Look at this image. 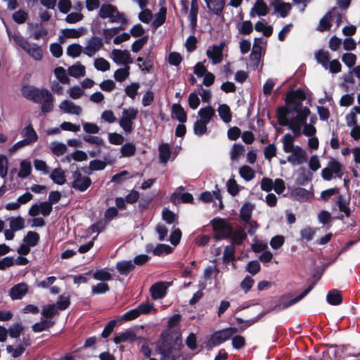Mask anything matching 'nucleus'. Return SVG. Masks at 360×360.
<instances>
[{
    "label": "nucleus",
    "mask_w": 360,
    "mask_h": 360,
    "mask_svg": "<svg viewBox=\"0 0 360 360\" xmlns=\"http://www.w3.org/2000/svg\"><path fill=\"white\" fill-rule=\"evenodd\" d=\"M21 91L22 96L27 99L41 104V110L43 113L53 110L54 98L48 89L24 86Z\"/></svg>",
    "instance_id": "obj_1"
},
{
    "label": "nucleus",
    "mask_w": 360,
    "mask_h": 360,
    "mask_svg": "<svg viewBox=\"0 0 360 360\" xmlns=\"http://www.w3.org/2000/svg\"><path fill=\"white\" fill-rule=\"evenodd\" d=\"M179 340H180L179 336H176L172 333H162L160 340L155 349L156 352L162 355L161 360H176V356L173 352Z\"/></svg>",
    "instance_id": "obj_2"
},
{
    "label": "nucleus",
    "mask_w": 360,
    "mask_h": 360,
    "mask_svg": "<svg viewBox=\"0 0 360 360\" xmlns=\"http://www.w3.org/2000/svg\"><path fill=\"white\" fill-rule=\"evenodd\" d=\"M237 333H238V329L236 327H227L214 331L210 336L209 339L205 342V347L207 349L211 350L212 348L230 340L231 337Z\"/></svg>",
    "instance_id": "obj_3"
},
{
    "label": "nucleus",
    "mask_w": 360,
    "mask_h": 360,
    "mask_svg": "<svg viewBox=\"0 0 360 360\" xmlns=\"http://www.w3.org/2000/svg\"><path fill=\"white\" fill-rule=\"evenodd\" d=\"M215 241L231 238L233 236V226L222 218H214L210 221Z\"/></svg>",
    "instance_id": "obj_4"
},
{
    "label": "nucleus",
    "mask_w": 360,
    "mask_h": 360,
    "mask_svg": "<svg viewBox=\"0 0 360 360\" xmlns=\"http://www.w3.org/2000/svg\"><path fill=\"white\" fill-rule=\"evenodd\" d=\"M296 112L297 115L290 120L288 128L293 132L294 136L298 138L302 134V127H304L307 124V119L311 111L309 108L304 107Z\"/></svg>",
    "instance_id": "obj_5"
},
{
    "label": "nucleus",
    "mask_w": 360,
    "mask_h": 360,
    "mask_svg": "<svg viewBox=\"0 0 360 360\" xmlns=\"http://www.w3.org/2000/svg\"><path fill=\"white\" fill-rule=\"evenodd\" d=\"M306 98L305 91L302 89L299 88L296 90L289 91L286 94L285 103L288 107L291 108L293 112H296L300 111L302 103Z\"/></svg>",
    "instance_id": "obj_6"
},
{
    "label": "nucleus",
    "mask_w": 360,
    "mask_h": 360,
    "mask_svg": "<svg viewBox=\"0 0 360 360\" xmlns=\"http://www.w3.org/2000/svg\"><path fill=\"white\" fill-rule=\"evenodd\" d=\"M316 282L311 283L302 293L288 301V295L281 296L278 300V303L274 307L273 310L276 311H280L297 303L311 292V290L314 288Z\"/></svg>",
    "instance_id": "obj_7"
},
{
    "label": "nucleus",
    "mask_w": 360,
    "mask_h": 360,
    "mask_svg": "<svg viewBox=\"0 0 360 360\" xmlns=\"http://www.w3.org/2000/svg\"><path fill=\"white\" fill-rule=\"evenodd\" d=\"M342 165L335 159L332 158L328 162L326 167L321 170V177L325 181H330L335 177L341 179L343 176Z\"/></svg>",
    "instance_id": "obj_8"
},
{
    "label": "nucleus",
    "mask_w": 360,
    "mask_h": 360,
    "mask_svg": "<svg viewBox=\"0 0 360 360\" xmlns=\"http://www.w3.org/2000/svg\"><path fill=\"white\" fill-rule=\"evenodd\" d=\"M72 179L73 181L70 183L71 188L79 192L86 191L92 184L91 178L83 176L78 168L72 173Z\"/></svg>",
    "instance_id": "obj_9"
},
{
    "label": "nucleus",
    "mask_w": 360,
    "mask_h": 360,
    "mask_svg": "<svg viewBox=\"0 0 360 360\" xmlns=\"http://www.w3.org/2000/svg\"><path fill=\"white\" fill-rule=\"evenodd\" d=\"M18 44L33 59L37 61L41 60L43 51L41 48L37 44H30L25 39H20L17 41Z\"/></svg>",
    "instance_id": "obj_10"
},
{
    "label": "nucleus",
    "mask_w": 360,
    "mask_h": 360,
    "mask_svg": "<svg viewBox=\"0 0 360 360\" xmlns=\"http://www.w3.org/2000/svg\"><path fill=\"white\" fill-rule=\"evenodd\" d=\"M290 153L292 154L288 156L287 160L292 165H302L307 161V154L301 146H296Z\"/></svg>",
    "instance_id": "obj_11"
},
{
    "label": "nucleus",
    "mask_w": 360,
    "mask_h": 360,
    "mask_svg": "<svg viewBox=\"0 0 360 360\" xmlns=\"http://www.w3.org/2000/svg\"><path fill=\"white\" fill-rule=\"evenodd\" d=\"M225 44L221 42L219 45H213L212 49L207 50V57L212 60L214 65L220 63L223 59V49Z\"/></svg>",
    "instance_id": "obj_12"
},
{
    "label": "nucleus",
    "mask_w": 360,
    "mask_h": 360,
    "mask_svg": "<svg viewBox=\"0 0 360 360\" xmlns=\"http://www.w3.org/2000/svg\"><path fill=\"white\" fill-rule=\"evenodd\" d=\"M138 340H146V339L138 337L132 330H127L118 335H116L113 339L115 344H120L125 342H133Z\"/></svg>",
    "instance_id": "obj_13"
},
{
    "label": "nucleus",
    "mask_w": 360,
    "mask_h": 360,
    "mask_svg": "<svg viewBox=\"0 0 360 360\" xmlns=\"http://www.w3.org/2000/svg\"><path fill=\"white\" fill-rule=\"evenodd\" d=\"M113 60L116 63H121L125 65L133 63V59L127 50L113 49L112 51Z\"/></svg>",
    "instance_id": "obj_14"
},
{
    "label": "nucleus",
    "mask_w": 360,
    "mask_h": 360,
    "mask_svg": "<svg viewBox=\"0 0 360 360\" xmlns=\"http://www.w3.org/2000/svg\"><path fill=\"white\" fill-rule=\"evenodd\" d=\"M207 8L213 14L221 15L226 6V0H204Z\"/></svg>",
    "instance_id": "obj_15"
},
{
    "label": "nucleus",
    "mask_w": 360,
    "mask_h": 360,
    "mask_svg": "<svg viewBox=\"0 0 360 360\" xmlns=\"http://www.w3.org/2000/svg\"><path fill=\"white\" fill-rule=\"evenodd\" d=\"M293 110L286 104L284 106H280L277 108L276 117L278 122L281 126H288L290 122L288 120L289 115Z\"/></svg>",
    "instance_id": "obj_16"
},
{
    "label": "nucleus",
    "mask_w": 360,
    "mask_h": 360,
    "mask_svg": "<svg viewBox=\"0 0 360 360\" xmlns=\"http://www.w3.org/2000/svg\"><path fill=\"white\" fill-rule=\"evenodd\" d=\"M28 291L27 285L20 283L13 286L10 291V296L13 300H20Z\"/></svg>",
    "instance_id": "obj_17"
},
{
    "label": "nucleus",
    "mask_w": 360,
    "mask_h": 360,
    "mask_svg": "<svg viewBox=\"0 0 360 360\" xmlns=\"http://www.w3.org/2000/svg\"><path fill=\"white\" fill-rule=\"evenodd\" d=\"M150 291L153 299H161L167 294V287L163 282H158L150 287Z\"/></svg>",
    "instance_id": "obj_18"
},
{
    "label": "nucleus",
    "mask_w": 360,
    "mask_h": 360,
    "mask_svg": "<svg viewBox=\"0 0 360 360\" xmlns=\"http://www.w3.org/2000/svg\"><path fill=\"white\" fill-rule=\"evenodd\" d=\"M116 269L120 274L127 276L132 272L136 266L131 260H124L117 262Z\"/></svg>",
    "instance_id": "obj_19"
},
{
    "label": "nucleus",
    "mask_w": 360,
    "mask_h": 360,
    "mask_svg": "<svg viewBox=\"0 0 360 360\" xmlns=\"http://www.w3.org/2000/svg\"><path fill=\"white\" fill-rule=\"evenodd\" d=\"M291 195L297 201L305 202L313 195V193L304 188L297 187L292 190Z\"/></svg>",
    "instance_id": "obj_20"
},
{
    "label": "nucleus",
    "mask_w": 360,
    "mask_h": 360,
    "mask_svg": "<svg viewBox=\"0 0 360 360\" xmlns=\"http://www.w3.org/2000/svg\"><path fill=\"white\" fill-rule=\"evenodd\" d=\"M312 179V173L307 171L304 167H300L295 179V182L299 186H305Z\"/></svg>",
    "instance_id": "obj_21"
},
{
    "label": "nucleus",
    "mask_w": 360,
    "mask_h": 360,
    "mask_svg": "<svg viewBox=\"0 0 360 360\" xmlns=\"http://www.w3.org/2000/svg\"><path fill=\"white\" fill-rule=\"evenodd\" d=\"M60 108L65 112L74 115H79L82 112V108L79 105H75L72 101L69 100L63 101L60 105Z\"/></svg>",
    "instance_id": "obj_22"
},
{
    "label": "nucleus",
    "mask_w": 360,
    "mask_h": 360,
    "mask_svg": "<svg viewBox=\"0 0 360 360\" xmlns=\"http://www.w3.org/2000/svg\"><path fill=\"white\" fill-rule=\"evenodd\" d=\"M137 61L139 63H142V64L139 63V68L142 71H145L147 72H150L153 68V56H150L149 53L146 58L138 57Z\"/></svg>",
    "instance_id": "obj_23"
},
{
    "label": "nucleus",
    "mask_w": 360,
    "mask_h": 360,
    "mask_svg": "<svg viewBox=\"0 0 360 360\" xmlns=\"http://www.w3.org/2000/svg\"><path fill=\"white\" fill-rule=\"evenodd\" d=\"M22 136L25 137L29 143L31 144L36 142L38 140V135L33 128L31 123L27 125L21 132Z\"/></svg>",
    "instance_id": "obj_24"
},
{
    "label": "nucleus",
    "mask_w": 360,
    "mask_h": 360,
    "mask_svg": "<svg viewBox=\"0 0 360 360\" xmlns=\"http://www.w3.org/2000/svg\"><path fill=\"white\" fill-rule=\"evenodd\" d=\"M167 8L161 7L158 13L155 15V19L152 22L151 26L154 30H157L162 25L166 20Z\"/></svg>",
    "instance_id": "obj_25"
},
{
    "label": "nucleus",
    "mask_w": 360,
    "mask_h": 360,
    "mask_svg": "<svg viewBox=\"0 0 360 360\" xmlns=\"http://www.w3.org/2000/svg\"><path fill=\"white\" fill-rule=\"evenodd\" d=\"M172 112L175 118L181 123H185L187 121V113L179 103L173 104Z\"/></svg>",
    "instance_id": "obj_26"
},
{
    "label": "nucleus",
    "mask_w": 360,
    "mask_h": 360,
    "mask_svg": "<svg viewBox=\"0 0 360 360\" xmlns=\"http://www.w3.org/2000/svg\"><path fill=\"white\" fill-rule=\"evenodd\" d=\"M336 11V8L328 11L319 21V25L318 30L321 32H324L330 30L331 27L330 20L332 18V13Z\"/></svg>",
    "instance_id": "obj_27"
},
{
    "label": "nucleus",
    "mask_w": 360,
    "mask_h": 360,
    "mask_svg": "<svg viewBox=\"0 0 360 360\" xmlns=\"http://www.w3.org/2000/svg\"><path fill=\"white\" fill-rule=\"evenodd\" d=\"M271 4L274 6L275 11L279 13L282 18H285L292 8L290 4L278 1H274Z\"/></svg>",
    "instance_id": "obj_28"
},
{
    "label": "nucleus",
    "mask_w": 360,
    "mask_h": 360,
    "mask_svg": "<svg viewBox=\"0 0 360 360\" xmlns=\"http://www.w3.org/2000/svg\"><path fill=\"white\" fill-rule=\"evenodd\" d=\"M214 115L215 110L210 105H208L205 108H202L198 111V115L200 117V120H202L207 124L210 122Z\"/></svg>",
    "instance_id": "obj_29"
},
{
    "label": "nucleus",
    "mask_w": 360,
    "mask_h": 360,
    "mask_svg": "<svg viewBox=\"0 0 360 360\" xmlns=\"http://www.w3.org/2000/svg\"><path fill=\"white\" fill-rule=\"evenodd\" d=\"M159 159L161 163H167L171 155V150L168 143H162L158 147Z\"/></svg>",
    "instance_id": "obj_30"
},
{
    "label": "nucleus",
    "mask_w": 360,
    "mask_h": 360,
    "mask_svg": "<svg viewBox=\"0 0 360 360\" xmlns=\"http://www.w3.org/2000/svg\"><path fill=\"white\" fill-rule=\"evenodd\" d=\"M326 300L331 305H339L342 302V296L340 291L333 289L328 292Z\"/></svg>",
    "instance_id": "obj_31"
},
{
    "label": "nucleus",
    "mask_w": 360,
    "mask_h": 360,
    "mask_svg": "<svg viewBox=\"0 0 360 360\" xmlns=\"http://www.w3.org/2000/svg\"><path fill=\"white\" fill-rule=\"evenodd\" d=\"M316 61L320 63L326 70L328 68L330 53L328 51L320 49L315 53Z\"/></svg>",
    "instance_id": "obj_32"
},
{
    "label": "nucleus",
    "mask_w": 360,
    "mask_h": 360,
    "mask_svg": "<svg viewBox=\"0 0 360 360\" xmlns=\"http://www.w3.org/2000/svg\"><path fill=\"white\" fill-rule=\"evenodd\" d=\"M115 11H117V7L115 6L110 4H103L100 8L98 15L102 19L107 18L110 19Z\"/></svg>",
    "instance_id": "obj_33"
},
{
    "label": "nucleus",
    "mask_w": 360,
    "mask_h": 360,
    "mask_svg": "<svg viewBox=\"0 0 360 360\" xmlns=\"http://www.w3.org/2000/svg\"><path fill=\"white\" fill-rule=\"evenodd\" d=\"M217 111L219 117L225 123H229L231 121L232 113L227 104L219 105Z\"/></svg>",
    "instance_id": "obj_34"
},
{
    "label": "nucleus",
    "mask_w": 360,
    "mask_h": 360,
    "mask_svg": "<svg viewBox=\"0 0 360 360\" xmlns=\"http://www.w3.org/2000/svg\"><path fill=\"white\" fill-rule=\"evenodd\" d=\"M50 178L55 184L58 185H63L66 183L65 172L60 168L54 169L50 175Z\"/></svg>",
    "instance_id": "obj_35"
},
{
    "label": "nucleus",
    "mask_w": 360,
    "mask_h": 360,
    "mask_svg": "<svg viewBox=\"0 0 360 360\" xmlns=\"http://www.w3.org/2000/svg\"><path fill=\"white\" fill-rule=\"evenodd\" d=\"M252 210L253 205L249 202H246L242 206L240 211V217L243 221L246 224L250 223Z\"/></svg>",
    "instance_id": "obj_36"
},
{
    "label": "nucleus",
    "mask_w": 360,
    "mask_h": 360,
    "mask_svg": "<svg viewBox=\"0 0 360 360\" xmlns=\"http://www.w3.org/2000/svg\"><path fill=\"white\" fill-rule=\"evenodd\" d=\"M246 238L247 233L245 230L240 227L236 232L233 231V236L231 238L232 240L231 245H240Z\"/></svg>",
    "instance_id": "obj_37"
},
{
    "label": "nucleus",
    "mask_w": 360,
    "mask_h": 360,
    "mask_svg": "<svg viewBox=\"0 0 360 360\" xmlns=\"http://www.w3.org/2000/svg\"><path fill=\"white\" fill-rule=\"evenodd\" d=\"M236 321L238 324H241L238 329V332H243L245 330L248 328L250 327L253 324L256 323L259 320V316H255L250 319L244 320L242 318L240 317H236L235 318Z\"/></svg>",
    "instance_id": "obj_38"
},
{
    "label": "nucleus",
    "mask_w": 360,
    "mask_h": 360,
    "mask_svg": "<svg viewBox=\"0 0 360 360\" xmlns=\"http://www.w3.org/2000/svg\"><path fill=\"white\" fill-rule=\"evenodd\" d=\"M269 13V8L266 4H255L250 12V17L265 16Z\"/></svg>",
    "instance_id": "obj_39"
},
{
    "label": "nucleus",
    "mask_w": 360,
    "mask_h": 360,
    "mask_svg": "<svg viewBox=\"0 0 360 360\" xmlns=\"http://www.w3.org/2000/svg\"><path fill=\"white\" fill-rule=\"evenodd\" d=\"M68 74L76 78L84 77L86 74L85 67L77 63L68 68Z\"/></svg>",
    "instance_id": "obj_40"
},
{
    "label": "nucleus",
    "mask_w": 360,
    "mask_h": 360,
    "mask_svg": "<svg viewBox=\"0 0 360 360\" xmlns=\"http://www.w3.org/2000/svg\"><path fill=\"white\" fill-rule=\"evenodd\" d=\"M86 30L84 27L79 29L66 28L63 30V34L65 38L76 39L80 37L85 32Z\"/></svg>",
    "instance_id": "obj_41"
},
{
    "label": "nucleus",
    "mask_w": 360,
    "mask_h": 360,
    "mask_svg": "<svg viewBox=\"0 0 360 360\" xmlns=\"http://www.w3.org/2000/svg\"><path fill=\"white\" fill-rule=\"evenodd\" d=\"M40 239L39 234L35 231H30L23 238V242L31 247L36 246Z\"/></svg>",
    "instance_id": "obj_42"
},
{
    "label": "nucleus",
    "mask_w": 360,
    "mask_h": 360,
    "mask_svg": "<svg viewBox=\"0 0 360 360\" xmlns=\"http://www.w3.org/2000/svg\"><path fill=\"white\" fill-rule=\"evenodd\" d=\"M294 141L295 138L290 134H286L283 136L282 142L283 144V150L285 153H290L295 148Z\"/></svg>",
    "instance_id": "obj_43"
},
{
    "label": "nucleus",
    "mask_w": 360,
    "mask_h": 360,
    "mask_svg": "<svg viewBox=\"0 0 360 360\" xmlns=\"http://www.w3.org/2000/svg\"><path fill=\"white\" fill-rule=\"evenodd\" d=\"M54 324V321L46 319L34 323L32 328L34 332L39 333L47 330L48 328L53 326Z\"/></svg>",
    "instance_id": "obj_44"
},
{
    "label": "nucleus",
    "mask_w": 360,
    "mask_h": 360,
    "mask_svg": "<svg viewBox=\"0 0 360 360\" xmlns=\"http://www.w3.org/2000/svg\"><path fill=\"white\" fill-rule=\"evenodd\" d=\"M9 221L10 228L13 229V231H18L25 228V220L20 216L17 217H11L9 218Z\"/></svg>",
    "instance_id": "obj_45"
},
{
    "label": "nucleus",
    "mask_w": 360,
    "mask_h": 360,
    "mask_svg": "<svg viewBox=\"0 0 360 360\" xmlns=\"http://www.w3.org/2000/svg\"><path fill=\"white\" fill-rule=\"evenodd\" d=\"M235 247L233 245H227L225 247L223 255V262L228 264L235 260Z\"/></svg>",
    "instance_id": "obj_46"
},
{
    "label": "nucleus",
    "mask_w": 360,
    "mask_h": 360,
    "mask_svg": "<svg viewBox=\"0 0 360 360\" xmlns=\"http://www.w3.org/2000/svg\"><path fill=\"white\" fill-rule=\"evenodd\" d=\"M93 278L97 281H100L102 282L111 281L112 279L111 274L104 269L96 271L93 274Z\"/></svg>",
    "instance_id": "obj_47"
},
{
    "label": "nucleus",
    "mask_w": 360,
    "mask_h": 360,
    "mask_svg": "<svg viewBox=\"0 0 360 360\" xmlns=\"http://www.w3.org/2000/svg\"><path fill=\"white\" fill-rule=\"evenodd\" d=\"M239 173L240 176L247 181L252 180L255 176L254 170L248 165L242 166L240 168Z\"/></svg>",
    "instance_id": "obj_48"
},
{
    "label": "nucleus",
    "mask_w": 360,
    "mask_h": 360,
    "mask_svg": "<svg viewBox=\"0 0 360 360\" xmlns=\"http://www.w3.org/2000/svg\"><path fill=\"white\" fill-rule=\"evenodd\" d=\"M23 329L24 328L21 323H15L9 327L8 329V333L11 338H18L20 335Z\"/></svg>",
    "instance_id": "obj_49"
},
{
    "label": "nucleus",
    "mask_w": 360,
    "mask_h": 360,
    "mask_svg": "<svg viewBox=\"0 0 360 360\" xmlns=\"http://www.w3.org/2000/svg\"><path fill=\"white\" fill-rule=\"evenodd\" d=\"M129 66L126 65L124 68H119L114 73V77L116 81L124 82L129 75Z\"/></svg>",
    "instance_id": "obj_50"
},
{
    "label": "nucleus",
    "mask_w": 360,
    "mask_h": 360,
    "mask_svg": "<svg viewBox=\"0 0 360 360\" xmlns=\"http://www.w3.org/2000/svg\"><path fill=\"white\" fill-rule=\"evenodd\" d=\"M207 123H205L204 121L197 120L193 126L195 134L197 136H202L205 134L207 131Z\"/></svg>",
    "instance_id": "obj_51"
},
{
    "label": "nucleus",
    "mask_w": 360,
    "mask_h": 360,
    "mask_svg": "<svg viewBox=\"0 0 360 360\" xmlns=\"http://www.w3.org/2000/svg\"><path fill=\"white\" fill-rule=\"evenodd\" d=\"M173 249L166 244H158L153 250V254L156 256H161L163 254L168 255L172 252Z\"/></svg>",
    "instance_id": "obj_52"
},
{
    "label": "nucleus",
    "mask_w": 360,
    "mask_h": 360,
    "mask_svg": "<svg viewBox=\"0 0 360 360\" xmlns=\"http://www.w3.org/2000/svg\"><path fill=\"white\" fill-rule=\"evenodd\" d=\"M136 146L131 143H127L124 144L120 150L122 157H131L133 156L136 153Z\"/></svg>",
    "instance_id": "obj_53"
},
{
    "label": "nucleus",
    "mask_w": 360,
    "mask_h": 360,
    "mask_svg": "<svg viewBox=\"0 0 360 360\" xmlns=\"http://www.w3.org/2000/svg\"><path fill=\"white\" fill-rule=\"evenodd\" d=\"M58 310L56 307V305L52 304H48L46 307H44L42 309L41 314L47 319H51L55 315L58 314Z\"/></svg>",
    "instance_id": "obj_54"
},
{
    "label": "nucleus",
    "mask_w": 360,
    "mask_h": 360,
    "mask_svg": "<svg viewBox=\"0 0 360 360\" xmlns=\"http://www.w3.org/2000/svg\"><path fill=\"white\" fill-rule=\"evenodd\" d=\"M82 52V47L78 44H72L67 49V54L72 58H77Z\"/></svg>",
    "instance_id": "obj_55"
},
{
    "label": "nucleus",
    "mask_w": 360,
    "mask_h": 360,
    "mask_svg": "<svg viewBox=\"0 0 360 360\" xmlns=\"http://www.w3.org/2000/svg\"><path fill=\"white\" fill-rule=\"evenodd\" d=\"M32 171L31 165L29 162L26 160H23L20 162V170L18 173V176L20 178H26L27 177Z\"/></svg>",
    "instance_id": "obj_56"
},
{
    "label": "nucleus",
    "mask_w": 360,
    "mask_h": 360,
    "mask_svg": "<svg viewBox=\"0 0 360 360\" xmlns=\"http://www.w3.org/2000/svg\"><path fill=\"white\" fill-rule=\"evenodd\" d=\"M54 73L62 84H68L70 82V79L67 76L65 70L63 67H57L54 70Z\"/></svg>",
    "instance_id": "obj_57"
},
{
    "label": "nucleus",
    "mask_w": 360,
    "mask_h": 360,
    "mask_svg": "<svg viewBox=\"0 0 360 360\" xmlns=\"http://www.w3.org/2000/svg\"><path fill=\"white\" fill-rule=\"evenodd\" d=\"M6 351L8 353L11 354L13 358H18L24 353L25 347L22 345H19L16 348H13L12 345H8L6 346Z\"/></svg>",
    "instance_id": "obj_58"
},
{
    "label": "nucleus",
    "mask_w": 360,
    "mask_h": 360,
    "mask_svg": "<svg viewBox=\"0 0 360 360\" xmlns=\"http://www.w3.org/2000/svg\"><path fill=\"white\" fill-rule=\"evenodd\" d=\"M110 290L109 285L105 282H101L93 285L91 288V293L93 294H104Z\"/></svg>",
    "instance_id": "obj_59"
},
{
    "label": "nucleus",
    "mask_w": 360,
    "mask_h": 360,
    "mask_svg": "<svg viewBox=\"0 0 360 360\" xmlns=\"http://www.w3.org/2000/svg\"><path fill=\"white\" fill-rule=\"evenodd\" d=\"M226 186L227 191L231 195L236 196L238 194L240 191L239 186L234 179H230L227 181Z\"/></svg>",
    "instance_id": "obj_60"
},
{
    "label": "nucleus",
    "mask_w": 360,
    "mask_h": 360,
    "mask_svg": "<svg viewBox=\"0 0 360 360\" xmlns=\"http://www.w3.org/2000/svg\"><path fill=\"white\" fill-rule=\"evenodd\" d=\"M94 66L98 70L105 72L110 70V63L103 58H99L95 60Z\"/></svg>",
    "instance_id": "obj_61"
},
{
    "label": "nucleus",
    "mask_w": 360,
    "mask_h": 360,
    "mask_svg": "<svg viewBox=\"0 0 360 360\" xmlns=\"http://www.w3.org/2000/svg\"><path fill=\"white\" fill-rule=\"evenodd\" d=\"M148 40V36L145 35L139 39L136 40L131 45V51L134 53L139 52L143 46L147 43Z\"/></svg>",
    "instance_id": "obj_62"
},
{
    "label": "nucleus",
    "mask_w": 360,
    "mask_h": 360,
    "mask_svg": "<svg viewBox=\"0 0 360 360\" xmlns=\"http://www.w3.org/2000/svg\"><path fill=\"white\" fill-rule=\"evenodd\" d=\"M28 18V14L24 10L20 9L13 14V20L18 24L24 23Z\"/></svg>",
    "instance_id": "obj_63"
},
{
    "label": "nucleus",
    "mask_w": 360,
    "mask_h": 360,
    "mask_svg": "<svg viewBox=\"0 0 360 360\" xmlns=\"http://www.w3.org/2000/svg\"><path fill=\"white\" fill-rule=\"evenodd\" d=\"M356 59V56L352 53H345L342 56V62L349 68L355 65Z\"/></svg>",
    "instance_id": "obj_64"
}]
</instances>
